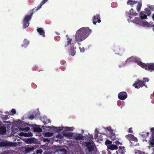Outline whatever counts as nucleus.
Wrapping results in <instances>:
<instances>
[{
    "instance_id": "obj_1",
    "label": "nucleus",
    "mask_w": 154,
    "mask_h": 154,
    "mask_svg": "<svg viewBox=\"0 0 154 154\" xmlns=\"http://www.w3.org/2000/svg\"><path fill=\"white\" fill-rule=\"evenodd\" d=\"M91 30L88 27H82L78 30L75 34L76 42H81L91 34Z\"/></svg>"
},
{
    "instance_id": "obj_2",
    "label": "nucleus",
    "mask_w": 154,
    "mask_h": 154,
    "mask_svg": "<svg viewBox=\"0 0 154 154\" xmlns=\"http://www.w3.org/2000/svg\"><path fill=\"white\" fill-rule=\"evenodd\" d=\"M132 21L136 24L143 27H149L152 26V22L149 23L146 20H141L139 17H135Z\"/></svg>"
},
{
    "instance_id": "obj_3",
    "label": "nucleus",
    "mask_w": 154,
    "mask_h": 154,
    "mask_svg": "<svg viewBox=\"0 0 154 154\" xmlns=\"http://www.w3.org/2000/svg\"><path fill=\"white\" fill-rule=\"evenodd\" d=\"M67 39L68 40L67 43L66 44H65V46L70 48L69 51V55L72 56H74L75 54V48L73 46V43L72 42V39L68 38Z\"/></svg>"
},
{
    "instance_id": "obj_4",
    "label": "nucleus",
    "mask_w": 154,
    "mask_h": 154,
    "mask_svg": "<svg viewBox=\"0 0 154 154\" xmlns=\"http://www.w3.org/2000/svg\"><path fill=\"white\" fill-rule=\"evenodd\" d=\"M137 64L142 67L145 68L146 70L152 72L154 69V64L153 63L145 64L142 62L137 61Z\"/></svg>"
},
{
    "instance_id": "obj_5",
    "label": "nucleus",
    "mask_w": 154,
    "mask_h": 154,
    "mask_svg": "<svg viewBox=\"0 0 154 154\" xmlns=\"http://www.w3.org/2000/svg\"><path fill=\"white\" fill-rule=\"evenodd\" d=\"M105 143L107 146L108 149H109L113 150L114 149H118L117 146L116 145L111 144L112 142L109 140H106Z\"/></svg>"
},
{
    "instance_id": "obj_6",
    "label": "nucleus",
    "mask_w": 154,
    "mask_h": 154,
    "mask_svg": "<svg viewBox=\"0 0 154 154\" xmlns=\"http://www.w3.org/2000/svg\"><path fill=\"white\" fill-rule=\"evenodd\" d=\"M83 145L87 147L89 152H91L93 150L94 148V145L92 141H88L84 143Z\"/></svg>"
},
{
    "instance_id": "obj_7",
    "label": "nucleus",
    "mask_w": 154,
    "mask_h": 154,
    "mask_svg": "<svg viewBox=\"0 0 154 154\" xmlns=\"http://www.w3.org/2000/svg\"><path fill=\"white\" fill-rule=\"evenodd\" d=\"M31 15H26L24 17L23 20V27L25 28L28 27L29 25V21L31 19Z\"/></svg>"
},
{
    "instance_id": "obj_8",
    "label": "nucleus",
    "mask_w": 154,
    "mask_h": 154,
    "mask_svg": "<svg viewBox=\"0 0 154 154\" xmlns=\"http://www.w3.org/2000/svg\"><path fill=\"white\" fill-rule=\"evenodd\" d=\"M48 128H53L54 129L56 128V131L58 132L60 131L63 130L64 128H65L67 130L69 131H73V129H74V128L73 127H54L53 126H49Z\"/></svg>"
},
{
    "instance_id": "obj_9",
    "label": "nucleus",
    "mask_w": 154,
    "mask_h": 154,
    "mask_svg": "<svg viewBox=\"0 0 154 154\" xmlns=\"http://www.w3.org/2000/svg\"><path fill=\"white\" fill-rule=\"evenodd\" d=\"M135 88L138 89L145 86L144 82L143 81L138 80L137 82H135L133 85Z\"/></svg>"
},
{
    "instance_id": "obj_10",
    "label": "nucleus",
    "mask_w": 154,
    "mask_h": 154,
    "mask_svg": "<svg viewBox=\"0 0 154 154\" xmlns=\"http://www.w3.org/2000/svg\"><path fill=\"white\" fill-rule=\"evenodd\" d=\"M137 61H138L139 63H140V62H141L140 61V59L139 58H136L135 57H132L127 59L126 62V63H128L136 62L137 63Z\"/></svg>"
},
{
    "instance_id": "obj_11",
    "label": "nucleus",
    "mask_w": 154,
    "mask_h": 154,
    "mask_svg": "<svg viewBox=\"0 0 154 154\" xmlns=\"http://www.w3.org/2000/svg\"><path fill=\"white\" fill-rule=\"evenodd\" d=\"M118 97L119 99L123 100L127 98V95L126 92H122L119 94Z\"/></svg>"
},
{
    "instance_id": "obj_12",
    "label": "nucleus",
    "mask_w": 154,
    "mask_h": 154,
    "mask_svg": "<svg viewBox=\"0 0 154 154\" xmlns=\"http://www.w3.org/2000/svg\"><path fill=\"white\" fill-rule=\"evenodd\" d=\"M127 14L130 18L132 17V16H135L137 15V13L134 11L133 9L131 8L129 11L127 13Z\"/></svg>"
},
{
    "instance_id": "obj_13",
    "label": "nucleus",
    "mask_w": 154,
    "mask_h": 154,
    "mask_svg": "<svg viewBox=\"0 0 154 154\" xmlns=\"http://www.w3.org/2000/svg\"><path fill=\"white\" fill-rule=\"evenodd\" d=\"M93 23L95 25L96 24L97 22L99 23L100 22L101 20L100 15L99 14H97L94 16L93 17Z\"/></svg>"
},
{
    "instance_id": "obj_14",
    "label": "nucleus",
    "mask_w": 154,
    "mask_h": 154,
    "mask_svg": "<svg viewBox=\"0 0 154 154\" xmlns=\"http://www.w3.org/2000/svg\"><path fill=\"white\" fill-rule=\"evenodd\" d=\"M83 138V136L80 134H74L73 138L77 140H82Z\"/></svg>"
},
{
    "instance_id": "obj_15",
    "label": "nucleus",
    "mask_w": 154,
    "mask_h": 154,
    "mask_svg": "<svg viewBox=\"0 0 154 154\" xmlns=\"http://www.w3.org/2000/svg\"><path fill=\"white\" fill-rule=\"evenodd\" d=\"M126 137L129 140L136 141H137V139L133 135L131 134H129L126 136Z\"/></svg>"
},
{
    "instance_id": "obj_16",
    "label": "nucleus",
    "mask_w": 154,
    "mask_h": 154,
    "mask_svg": "<svg viewBox=\"0 0 154 154\" xmlns=\"http://www.w3.org/2000/svg\"><path fill=\"white\" fill-rule=\"evenodd\" d=\"M74 134L71 132H66L64 134V135L68 138L72 139L73 138Z\"/></svg>"
},
{
    "instance_id": "obj_17",
    "label": "nucleus",
    "mask_w": 154,
    "mask_h": 154,
    "mask_svg": "<svg viewBox=\"0 0 154 154\" xmlns=\"http://www.w3.org/2000/svg\"><path fill=\"white\" fill-rule=\"evenodd\" d=\"M106 131V132L107 135L108 136L112 134H113V130L111 129L110 127H109L105 129Z\"/></svg>"
},
{
    "instance_id": "obj_18",
    "label": "nucleus",
    "mask_w": 154,
    "mask_h": 154,
    "mask_svg": "<svg viewBox=\"0 0 154 154\" xmlns=\"http://www.w3.org/2000/svg\"><path fill=\"white\" fill-rule=\"evenodd\" d=\"M139 17L142 20L146 19L147 17L146 15L143 11H141L139 13Z\"/></svg>"
},
{
    "instance_id": "obj_19",
    "label": "nucleus",
    "mask_w": 154,
    "mask_h": 154,
    "mask_svg": "<svg viewBox=\"0 0 154 154\" xmlns=\"http://www.w3.org/2000/svg\"><path fill=\"white\" fill-rule=\"evenodd\" d=\"M137 2V1H133L132 0H128L127 2V4L128 5H130L132 6L134 4Z\"/></svg>"
},
{
    "instance_id": "obj_20",
    "label": "nucleus",
    "mask_w": 154,
    "mask_h": 154,
    "mask_svg": "<svg viewBox=\"0 0 154 154\" xmlns=\"http://www.w3.org/2000/svg\"><path fill=\"white\" fill-rule=\"evenodd\" d=\"M125 147H122L120 148L118 151H116V152L117 154H118V152H119V153H120L121 154H123L125 152Z\"/></svg>"
},
{
    "instance_id": "obj_21",
    "label": "nucleus",
    "mask_w": 154,
    "mask_h": 154,
    "mask_svg": "<svg viewBox=\"0 0 154 154\" xmlns=\"http://www.w3.org/2000/svg\"><path fill=\"white\" fill-rule=\"evenodd\" d=\"M37 31L40 35H42L43 37L45 36V32L42 28H39L38 29H37Z\"/></svg>"
},
{
    "instance_id": "obj_22",
    "label": "nucleus",
    "mask_w": 154,
    "mask_h": 154,
    "mask_svg": "<svg viewBox=\"0 0 154 154\" xmlns=\"http://www.w3.org/2000/svg\"><path fill=\"white\" fill-rule=\"evenodd\" d=\"M33 130L34 132H39L42 131V129L39 127L38 126H35L34 127Z\"/></svg>"
},
{
    "instance_id": "obj_23",
    "label": "nucleus",
    "mask_w": 154,
    "mask_h": 154,
    "mask_svg": "<svg viewBox=\"0 0 154 154\" xmlns=\"http://www.w3.org/2000/svg\"><path fill=\"white\" fill-rule=\"evenodd\" d=\"M6 129L5 127L1 126L0 127V134H4L5 133Z\"/></svg>"
},
{
    "instance_id": "obj_24",
    "label": "nucleus",
    "mask_w": 154,
    "mask_h": 154,
    "mask_svg": "<svg viewBox=\"0 0 154 154\" xmlns=\"http://www.w3.org/2000/svg\"><path fill=\"white\" fill-rule=\"evenodd\" d=\"M48 0H43L41 3L40 5L38 6L37 8L36 9V10H38L40 9L42 7V6L46 2H47Z\"/></svg>"
},
{
    "instance_id": "obj_25",
    "label": "nucleus",
    "mask_w": 154,
    "mask_h": 154,
    "mask_svg": "<svg viewBox=\"0 0 154 154\" xmlns=\"http://www.w3.org/2000/svg\"><path fill=\"white\" fill-rule=\"evenodd\" d=\"M43 134L44 136L45 137H50L53 136V133H50L49 132H47L44 133Z\"/></svg>"
},
{
    "instance_id": "obj_26",
    "label": "nucleus",
    "mask_w": 154,
    "mask_h": 154,
    "mask_svg": "<svg viewBox=\"0 0 154 154\" xmlns=\"http://www.w3.org/2000/svg\"><path fill=\"white\" fill-rule=\"evenodd\" d=\"M9 144L6 141H3L0 142V147L6 146L8 145Z\"/></svg>"
},
{
    "instance_id": "obj_27",
    "label": "nucleus",
    "mask_w": 154,
    "mask_h": 154,
    "mask_svg": "<svg viewBox=\"0 0 154 154\" xmlns=\"http://www.w3.org/2000/svg\"><path fill=\"white\" fill-rule=\"evenodd\" d=\"M24 43L22 45V46L26 47L29 44V41L26 39H25L24 41Z\"/></svg>"
},
{
    "instance_id": "obj_28",
    "label": "nucleus",
    "mask_w": 154,
    "mask_h": 154,
    "mask_svg": "<svg viewBox=\"0 0 154 154\" xmlns=\"http://www.w3.org/2000/svg\"><path fill=\"white\" fill-rule=\"evenodd\" d=\"M145 13L148 16H149L151 14L149 8H146L145 9Z\"/></svg>"
},
{
    "instance_id": "obj_29",
    "label": "nucleus",
    "mask_w": 154,
    "mask_h": 154,
    "mask_svg": "<svg viewBox=\"0 0 154 154\" xmlns=\"http://www.w3.org/2000/svg\"><path fill=\"white\" fill-rule=\"evenodd\" d=\"M108 136H109L110 138L111 139L112 141H114L115 140L116 136L114 133H113V134L110 135H109Z\"/></svg>"
},
{
    "instance_id": "obj_30",
    "label": "nucleus",
    "mask_w": 154,
    "mask_h": 154,
    "mask_svg": "<svg viewBox=\"0 0 154 154\" xmlns=\"http://www.w3.org/2000/svg\"><path fill=\"white\" fill-rule=\"evenodd\" d=\"M142 4L140 2H139L138 3L137 5V10L138 11H139L141 7Z\"/></svg>"
},
{
    "instance_id": "obj_31",
    "label": "nucleus",
    "mask_w": 154,
    "mask_h": 154,
    "mask_svg": "<svg viewBox=\"0 0 154 154\" xmlns=\"http://www.w3.org/2000/svg\"><path fill=\"white\" fill-rule=\"evenodd\" d=\"M98 131H97V129H96L94 131L95 133V136L94 137L95 139H99V138L98 137Z\"/></svg>"
},
{
    "instance_id": "obj_32",
    "label": "nucleus",
    "mask_w": 154,
    "mask_h": 154,
    "mask_svg": "<svg viewBox=\"0 0 154 154\" xmlns=\"http://www.w3.org/2000/svg\"><path fill=\"white\" fill-rule=\"evenodd\" d=\"M151 131L152 132V140L154 141V128H152L151 129Z\"/></svg>"
},
{
    "instance_id": "obj_33",
    "label": "nucleus",
    "mask_w": 154,
    "mask_h": 154,
    "mask_svg": "<svg viewBox=\"0 0 154 154\" xmlns=\"http://www.w3.org/2000/svg\"><path fill=\"white\" fill-rule=\"evenodd\" d=\"M45 119H46V117H45ZM42 122H43V123L44 124H46L47 123H49V122H51V121L50 119H46V120L45 121H42Z\"/></svg>"
},
{
    "instance_id": "obj_34",
    "label": "nucleus",
    "mask_w": 154,
    "mask_h": 154,
    "mask_svg": "<svg viewBox=\"0 0 154 154\" xmlns=\"http://www.w3.org/2000/svg\"><path fill=\"white\" fill-rule=\"evenodd\" d=\"M149 134V132L143 133L142 134V136L143 137H148Z\"/></svg>"
},
{
    "instance_id": "obj_35",
    "label": "nucleus",
    "mask_w": 154,
    "mask_h": 154,
    "mask_svg": "<svg viewBox=\"0 0 154 154\" xmlns=\"http://www.w3.org/2000/svg\"><path fill=\"white\" fill-rule=\"evenodd\" d=\"M60 154H66V150L63 149H62L61 150H60Z\"/></svg>"
},
{
    "instance_id": "obj_36",
    "label": "nucleus",
    "mask_w": 154,
    "mask_h": 154,
    "mask_svg": "<svg viewBox=\"0 0 154 154\" xmlns=\"http://www.w3.org/2000/svg\"><path fill=\"white\" fill-rule=\"evenodd\" d=\"M119 50H120V48H119L118 47H117V48H116V50L115 51V52H117L118 53V54H122V53H121V52H122V51H121V52H119Z\"/></svg>"
},
{
    "instance_id": "obj_37",
    "label": "nucleus",
    "mask_w": 154,
    "mask_h": 154,
    "mask_svg": "<svg viewBox=\"0 0 154 154\" xmlns=\"http://www.w3.org/2000/svg\"><path fill=\"white\" fill-rule=\"evenodd\" d=\"M8 116L6 115H2L1 116V118L3 119H8Z\"/></svg>"
},
{
    "instance_id": "obj_38",
    "label": "nucleus",
    "mask_w": 154,
    "mask_h": 154,
    "mask_svg": "<svg viewBox=\"0 0 154 154\" xmlns=\"http://www.w3.org/2000/svg\"><path fill=\"white\" fill-rule=\"evenodd\" d=\"M21 136H27L28 134L27 133H24L23 132L21 133H20Z\"/></svg>"
},
{
    "instance_id": "obj_39",
    "label": "nucleus",
    "mask_w": 154,
    "mask_h": 154,
    "mask_svg": "<svg viewBox=\"0 0 154 154\" xmlns=\"http://www.w3.org/2000/svg\"><path fill=\"white\" fill-rule=\"evenodd\" d=\"M11 111L12 112V115L15 114L16 113V111L14 109H12Z\"/></svg>"
},
{
    "instance_id": "obj_40",
    "label": "nucleus",
    "mask_w": 154,
    "mask_h": 154,
    "mask_svg": "<svg viewBox=\"0 0 154 154\" xmlns=\"http://www.w3.org/2000/svg\"><path fill=\"white\" fill-rule=\"evenodd\" d=\"M149 144L150 145H151L152 146H154V141H153V142L149 141Z\"/></svg>"
},
{
    "instance_id": "obj_41",
    "label": "nucleus",
    "mask_w": 154,
    "mask_h": 154,
    "mask_svg": "<svg viewBox=\"0 0 154 154\" xmlns=\"http://www.w3.org/2000/svg\"><path fill=\"white\" fill-rule=\"evenodd\" d=\"M79 48L80 49V51L81 52H83L85 50L84 49V48H81V47H79Z\"/></svg>"
},
{
    "instance_id": "obj_42",
    "label": "nucleus",
    "mask_w": 154,
    "mask_h": 154,
    "mask_svg": "<svg viewBox=\"0 0 154 154\" xmlns=\"http://www.w3.org/2000/svg\"><path fill=\"white\" fill-rule=\"evenodd\" d=\"M149 81L148 78H143V82L144 81L145 82H148Z\"/></svg>"
},
{
    "instance_id": "obj_43",
    "label": "nucleus",
    "mask_w": 154,
    "mask_h": 154,
    "mask_svg": "<svg viewBox=\"0 0 154 154\" xmlns=\"http://www.w3.org/2000/svg\"><path fill=\"white\" fill-rule=\"evenodd\" d=\"M128 131L129 133H132L133 132V131H132V128H130L128 129Z\"/></svg>"
},
{
    "instance_id": "obj_44",
    "label": "nucleus",
    "mask_w": 154,
    "mask_h": 154,
    "mask_svg": "<svg viewBox=\"0 0 154 154\" xmlns=\"http://www.w3.org/2000/svg\"><path fill=\"white\" fill-rule=\"evenodd\" d=\"M34 116H30L29 117V119H32L34 118Z\"/></svg>"
},
{
    "instance_id": "obj_45",
    "label": "nucleus",
    "mask_w": 154,
    "mask_h": 154,
    "mask_svg": "<svg viewBox=\"0 0 154 154\" xmlns=\"http://www.w3.org/2000/svg\"><path fill=\"white\" fill-rule=\"evenodd\" d=\"M153 97H154V92L152 94H151L150 96V98L151 99H153Z\"/></svg>"
},
{
    "instance_id": "obj_46",
    "label": "nucleus",
    "mask_w": 154,
    "mask_h": 154,
    "mask_svg": "<svg viewBox=\"0 0 154 154\" xmlns=\"http://www.w3.org/2000/svg\"><path fill=\"white\" fill-rule=\"evenodd\" d=\"M30 151V149H29V148H27V149H25V151L26 152H29V151Z\"/></svg>"
},
{
    "instance_id": "obj_47",
    "label": "nucleus",
    "mask_w": 154,
    "mask_h": 154,
    "mask_svg": "<svg viewBox=\"0 0 154 154\" xmlns=\"http://www.w3.org/2000/svg\"><path fill=\"white\" fill-rule=\"evenodd\" d=\"M38 151H39V152L40 153H42V149H40L37 152H38Z\"/></svg>"
},
{
    "instance_id": "obj_48",
    "label": "nucleus",
    "mask_w": 154,
    "mask_h": 154,
    "mask_svg": "<svg viewBox=\"0 0 154 154\" xmlns=\"http://www.w3.org/2000/svg\"><path fill=\"white\" fill-rule=\"evenodd\" d=\"M152 19H153V20L154 21V14H152Z\"/></svg>"
},
{
    "instance_id": "obj_49",
    "label": "nucleus",
    "mask_w": 154,
    "mask_h": 154,
    "mask_svg": "<svg viewBox=\"0 0 154 154\" xmlns=\"http://www.w3.org/2000/svg\"><path fill=\"white\" fill-rule=\"evenodd\" d=\"M108 153H109V154H116L115 153H112L110 152H109Z\"/></svg>"
},
{
    "instance_id": "obj_50",
    "label": "nucleus",
    "mask_w": 154,
    "mask_h": 154,
    "mask_svg": "<svg viewBox=\"0 0 154 154\" xmlns=\"http://www.w3.org/2000/svg\"><path fill=\"white\" fill-rule=\"evenodd\" d=\"M152 26L153 27V28H152V30L153 31H154V25H153H153L152 24Z\"/></svg>"
},
{
    "instance_id": "obj_51",
    "label": "nucleus",
    "mask_w": 154,
    "mask_h": 154,
    "mask_svg": "<svg viewBox=\"0 0 154 154\" xmlns=\"http://www.w3.org/2000/svg\"><path fill=\"white\" fill-rule=\"evenodd\" d=\"M63 64H64V63H65V61H63Z\"/></svg>"
},
{
    "instance_id": "obj_52",
    "label": "nucleus",
    "mask_w": 154,
    "mask_h": 154,
    "mask_svg": "<svg viewBox=\"0 0 154 154\" xmlns=\"http://www.w3.org/2000/svg\"><path fill=\"white\" fill-rule=\"evenodd\" d=\"M62 137V136H60V138H61Z\"/></svg>"
},
{
    "instance_id": "obj_53",
    "label": "nucleus",
    "mask_w": 154,
    "mask_h": 154,
    "mask_svg": "<svg viewBox=\"0 0 154 154\" xmlns=\"http://www.w3.org/2000/svg\"><path fill=\"white\" fill-rule=\"evenodd\" d=\"M119 67H121V66H121V65H119Z\"/></svg>"
},
{
    "instance_id": "obj_54",
    "label": "nucleus",
    "mask_w": 154,
    "mask_h": 154,
    "mask_svg": "<svg viewBox=\"0 0 154 154\" xmlns=\"http://www.w3.org/2000/svg\"><path fill=\"white\" fill-rule=\"evenodd\" d=\"M91 138H93V136H92V137H91Z\"/></svg>"
},
{
    "instance_id": "obj_55",
    "label": "nucleus",
    "mask_w": 154,
    "mask_h": 154,
    "mask_svg": "<svg viewBox=\"0 0 154 154\" xmlns=\"http://www.w3.org/2000/svg\"><path fill=\"white\" fill-rule=\"evenodd\" d=\"M78 44L79 45H80V44H79V43H78Z\"/></svg>"
},
{
    "instance_id": "obj_56",
    "label": "nucleus",
    "mask_w": 154,
    "mask_h": 154,
    "mask_svg": "<svg viewBox=\"0 0 154 154\" xmlns=\"http://www.w3.org/2000/svg\"><path fill=\"white\" fill-rule=\"evenodd\" d=\"M32 14H33V13H32ZM32 14H31L30 15H31V16H32Z\"/></svg>"
},
{
    "instance_id": "obj_57",
    "label": "nucleus",
    "mask_w": 154,
    "mask_h": 154,
    "mask_svg": "<svg viewBox=\"0 0 154 154\" xmlns=\"http://www.w3.org/2000/svg\"><path fill=\"white\" fill-rule=\"evenodd\" d=\"M43 149H45V148H43Z\"/></svg>"
},
{
    "instance_id": "obj_58",
    "label": "nucleus",
    "mask_w": 154,
    "mask_h": 154,
    "mask_svg": "<svg viewBox=\"0 0 154 154\" xmlns=\"http://www.w3.org/2000/svg\"><path fill=\"white\" fill-rule=\"evenodd\" d=\"M121 108H122V106H121Z\"/></svg>"
}]
</instances>
